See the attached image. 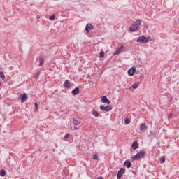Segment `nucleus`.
I'll list each match as a JSON object with an SVG mask.
<instances>
[{
  "label": "nucleus",
  "mask_w": 179,
  "mask_h": 179,
  "mask_svg": "<svg viewBox=\"0 0 179 179\" xmlns=\"http://www.w3.org/2000/svg\"><path fill=\"white\" fill-rule=\"evenodd\" d=\"M141 20L138 19L135 21V22L129 28V30L131 33H135V31H138L139 30V27L141 26Z\"/></svg>",
  "instance_id": "nucleus-1"
},
{
  "label": "nucleus",
  "mask_w": 179,
  "mask_h": 179,
  "mask_svg": "<svg viewBox=\"0 0 179 179\" xmlns=\"http://www.w3.org/2000/svg\"><path fill=\"white\" fill-rule=\"evenodd\" d=\"M146 157V151L145 150H140L134 157H132V160H139Z\"/></svg>",
  "instance_id": "nucleus-2"
},
{
  "label": "nucleus",
  "mask_w": 179,
  "mask_h": 179,
  "mask_svg": "<svg viewBox=\"0 0 179 179\" xmlns=\"http://www.w3.org/2000/svg\"><path fill=\"white\" fill-rule=\"evenodd\" d=\"M148 41L149 38L145 36H139L138 38L136 40L137 43H142V44H146V43H148Z\"/></svg>",
  "instance_id": "nucleus-3"
},
{
  "label": "nucleus",
  "mask_w": 179,
  "mask_h": 179,
  "mask_svg": "<svg viewBox=\"0 0 179 179\" xmlns=\"http://www.w3.org/2000/svg\"><path fill=\"white\" fill-rule=\"evenodd\" d=\"M99 108L101 111H106V113H108V111H111V110H113V106L110 105H108L107 106L101 105Z\"/></svg>",
  "instance_id": "nucleus-4"
},
{
  "label": "nucleus",
  "mask_w": 179,
  "mask_h": 179,
  "mask_svg": "<svg viewBox=\"0 0 179 179\" xmlns=\"http://www.w3.org/2000/svg\"><path fill=\"white\" fill-rule=\"evenodd\" d=\"M136 71V68L135 66H132L128 70L129 76H134L135 75V72Z\"/></svg>",
  "instance_id": "nucleus-5"
},
{
  "label": "nucleus",
  "mask_w": 179,
  "mask_h": 179,
  "mask_svg": "<svg viewBox=\"0 0 179 179\" xmlns=\"http://www.w3.org/2000/svg\"><path fill=\"white\" fill-rule=\"evenodd\" d=\"M125 173V169L121 168L117 173V178L120 179L122 177V175Z\"/></svg>",
  "instance_id": "nucleus-6"
},
{
  "label": "nucleus",
  "mask_w": 179,
  "mask_h": 179,
  "mask_svg": "<svg viewBox=\"0 0 179 179\" xmlns=\"http://www.w3.org/2000/svg\"><path fill=\"white\" fill-rule=\"evenodd\" d=\"M91 30H93V25L92 24H87L85 27L86 33H90Z\"/></svg>",
  "instance_id": "nucleus-7"
},
{
  "label": "nucleus",
  "mask_w": 179,
  "mask_h": 179,
  "mask_svg": "<svg viewBox=\"0 0 179 179\" xmlns=\"http://www.w3.org/2000/svg\"><path fill=\"white\" fill-rule=\"evenodd\" d=\"M20 98L21 99V103H24L27 100V94L26 93L20 94Z\"/></svg>",
  "instance_id": "nucleus-8"
},
{
  "label": "nucleus",
  "mask_w": 179,
  "mask_h": 179,
  "mask_svg": "<svg viewBox=\"0 0 179 179\" xmlns=\"http://www.w3.org/2000/svg\"><path fill=\"white\" fill-rule=\"evenodd\" d=\"M101 101H102V103H106V104H110V103H111L110 101V100L108 99V98H107V96H103L101 97Z\"/></svg>",
  "instance_id": "nucleus-9"
},
{
  "label": "nucleus",
  "mask_w": 179,
  "mask_h": 179,
  "mask_svg": "<svg viewBox=\"0 0 179 179\" xmlns=\"http://www.w3.org/2000/svg\"><path fill=\"white\" fill-rule=\"evenodd\" d=\"M73 96H78L79 94V87H76L71 91Z\"/></svg>",
  "instance_id": "nucleus-10"
},
{
  "label": "nucleus",
  "mask_w": 179,
  "mask_h": 179,
  "mask_svg": "<svg viewBox=\"0 0 179 179\" xmlns=\"http://www.w3.org/2000/svg\"><path fill=\"white\" fill-rule=\"evenodd\" d=\"M124 165L125 166V167H127V169H131V166H132V163L131 162V161L129 160H126L124 162Z\"/></svg>",
  "instance_id": "nucleus-11"
},
{
  "label": "nucleus",
  "mask_w": 179,
  "mask_h": 179,
  "mask_svg": "<svg viewBox=\"0 0 179 179\" xmlns=\"http://www.w3.org/2000/svg\"><path fill=\"white\" fill-rule=\"evenodd\" d=\"M123 50H124V46H121L120 48H118L114 52V55H118V54H120V52H122Z\"/></svg>",
  "instance_id": "nucleus-12"
},
{
  "label": "nucleus",
  "mask_w": 179,
  "mask_h": 179,
  "mask_svg": "<svg viewBox=\"0 0 179 179\" xmlns=\"http://www.w3.org/2000/svg\"><path fill=\"white\" fill-rule=\"evenodd\" d=\"M131 148H133L134 150H136V149L139 148V144L138 143V141H134L131 145Z\"/></svg>",
  "instance_id": "nucleus-13"
},
{
  "label": "nucleus",
  "mask_w": 179,
  "mask_h": 179,
  "mask_svg": "<svg viewBox=\"0 0 179 179\" xmlns=\"http://www.w3.org/2000/svg\"><path fill=\"white\" fill-rule=\"evenodd\" d=\"M64 86L67 89H71V83L69 82V80H66L65 82L64 83Z\"/></svg>",
  "instance_id": "nucleus-14"
},
{
  "label": "nucleus",
  "mask_w": 179,
  "mask_h": 179,
  "mask_svg": "<svg viewBox=\"0 0 179 179\" xmlns=\"http://www.w3.org/2000/svg\"><path fill=\"white\" fill-rule=\"evenodd\" d=\"M140 129L141 131H143V132H145V131L148 129V127L146 126V124L145 123L141 124L140 126Z\"/></svg>",
  "instance_id": "nucleus-15"
},
{
  "label": "nucleus",
  "mask_w": 179,
  "mask_h": 179,
  "mask_svg": "<svg viewBox=\"0 0 179 179\" xmlns=\"http://www.w3.org/2000/svg\"><path fill=\"white\" fill-rule=\"evenodd\" d=\"M0 176L1 177H5V176H6V171H5L4 169H1L0 171Z\"/></svg>",
  "instance_id": "nucleus-16"
},
{
  "label": "nucleus",
  "mask_w": 179,
  "mask_h": 179,
  "mask_svg": "<svg viewBox=\"0 0 179 179\" xmlns=\"http://www.w3.org/2000/svg\"><path fill=\"white\" fill-rule=\"evenodd\" d=\"M73 123L74 125H80V122L76 119H73Z\"/></svg>",
  "instance_id": "nucleus-17"
},
{
  "label": "nucleus",
  "mask_w": 179,
  "mask_h": 179,
  "mask_svg": "<svg viewBox=\"0 0 179 179\" xmlns=\"http://www.w3.org/2000/svg\"><path fill=\"white\" fill-rule=\"evenodd\" d=\"M92 115L94 116V117H99V112H97V110H94L92 112Z\"/></svg>",
  "instance_id": "nucleus-18"
},
{
  "label": "nucleus",
  "mask_w": 179,
  "mask_h": 179,
  "mask_svg": "<svg viewBox=\"0 0 179 179\" xmlns=\"http://www.w3.org/2000/svg\"><path fill=\"white\" fill-rule=\"evenodd\" d=\"M124 124H126V125L131 124V120H129V118L124 119Z\"/></svg>",
  "instance_id": "nucleus-19"
},
{
  "label": "nucleus",
  "mask_w": 179,
  "mask_h": 179,
  "mask_svg": "<svg viewBox=\"0 0 179 179\" xmlns=\"http://www.w3.org/2000/svg\"><path fill=\"white\" fill-rule=\"evenodd\" d=\"M43 64H44V59H43V57H41L39 61V66H41Z\"/></svg>",
  "instance_id": "nucleus-20"
},
{
  "label": "nucleus",
  "mask_w": 179,
  "mask_h": 179,
  "mask_svg": "<svg viewBox=\"0 0 179 179\" xmlns=\"http://www.w3.org/2000/svg\"><path fill=\"white\" fill-rule=\"evenodd\" d=\"M138 87H139V83H138L132 85L133 89H138Z\"/></svg>",
  "instance_id": "nucleus-21"
},
{
  "label": "nucleus",
  "mask_w": 179,
  "mask_h": 179,
  "mask_svg": "<svg viewBox=\"0 0 179 179\" xmlns=\"http://www.w3.org/2000/svg\"><path fill=\"white\" fill-rule=\"evenodd\" d=\"M34 107H35L34 111H35V112H36V111H38V104L37 103V102H36V103H34Z\"/></svg>",
  "instance_id": "nucleus-22"
},
{
  "label": "nucleus",
  "mask_w": 179,
  "mask_h": 179,
  "mask_svg": "<svg viewBox=\"0 0 179 179\" xmlns=\"http://www.w3.org/2000/svg\"><path fill=\"white\" fill-rule=\"evenodd\" d=\"M0 78L1 79H3L5 78V74L2 71L0 72Z\"/></svg>",
  "instance_id": "nucleus-23"
},
{
  "label": "nucleus",
  "mask_w": 179,
  "mask_h": 179,
  "mask_svg": "<svg viewBox=\"0 0 179 179\" xmlns=\"http://www.w3.org/2000/svg\"><path fill=\"white\" fill-rule=\"evenodd\" d=\"M38 76H40V71H38L35 76H34V78L35 79H38Z\"/></svg>",
  "instance_id": "nucleus-24"
},
{
  "label": "nucleus",
  "mask_w": 179,
  "mask_h": 179,
  "mask_svg": "<svg viewBox=\"0 0 179 179\" xmlns=\"http://www.w3.org/2000/svg\"><path fill=\"white\" fill-rule=\"evenodd\" d=\"M92 158L94 159V160H98L99 159V157L97 156V154H94L93 155Z\"/></svg>",
  "instance_id": "nucleus-25"
},
{
  "label": "nucleus",
  "mask_w": 179,
  "mask_h": 179,
  "mask_svg": "<svg viewBox=\"0 0 179 179\" xmlns=\"http://www.w3.org/2000/svg\"><path fill=\"white\" fill-rule=\"evenodd\" d=\"M100 58H103L104 57V51H101L99 52Z\"/></svg>",
  "instance_id": "nucleus-26"
},
{
  "label": "nucleus",
  "mask_w": 179,
  "mask_h": 179,
  "mask_svg": "<svg viewBox=\"0 0 179 179\" xmlns=\"http://www.w3.org/2000/svg\"><path fill=\"white\" fill-rule=\"evenodd\" d=\"M49 19L50 20H54L55 19V15L50 16Z\"/></svg>",
  "instance_id": "nucleus-27"
},
{
  "label": "nucleus",
  "mask_w": 179,
  "mask_h": 179,
  "mask_svg": "<svg viewBox=\"0 0 179 179\" xmlns=\"http://www.w3.org/2000/svg\"><path fill=\"white\" fill-rule=\"evenodd\" d=\"M160 162H161V163H164V162H166V158L165 157L161 158Z\"/></svg>",
  "instance_id": "nucleus-28"
},
{
  "label": "nucleus",
  "mask_w": 179,
  "mask_h": 179,
  "mask_svg": "<svg viewBox=\"0 0 179 179\" xmlns=\"http://www.w3.org/2000/svg\"><path fill=\"white\" fill-rule=\"evenodd\" d=\"M68 138H69V134H66L64 136V139H68Z\"/></svg>",
  "instance_id": "nucleus-29"
},
{
  "label": "nucleus",
  "mask_w": 179,
  "mask_h": 179,
  "mask_svg": "<svg viewBox=\"0 0 179 179\" xmlns=\"http://www.w3.org/2000/svg\"><path fill=\"white\" fill-rule=\"evenodd\" d=\"M168 118H173V113H171L169 116Z\"/></svg>",
  "instance_id": "nucleus-30"
},
{
  "label": "nucleus",
  "mask_w": 179,
  "mask_h": 179,
  "mask_svg": "<svg viewBox=\"0 0 179 179\" xmlns=\"http://www.w3.org/2000/svg\"><path fill=\"white\" fill-rule=\"evenodd\" d=\"M97 179H104V178L101 176V177L98 178Z\"/></svg>",
  "instance_id": "nucleus-31"
},
{
  "label": "nucleus",
  "mask_w": 179,
  "mask_h": 179,
  "mask_svg": "<svg viewBox=\"0 0 179 179\" xmlns=\"http://www.w3.org/2000/svg\"><path fill=\"white\" fill-rule=\"evenodd\" d=\"M36 19H40V16L37 15Z\"/></svg>",
  "instance_id": "nucleus-32"
},
{
  "label": "nucleus",
  "mask_w": 179,
  "mask_h": 179,
  "mask_svg": "<svg viewBox=\"0 0 179 179\" xmlns=\"http://www.w3.org/2000/svg\"><path fill=\"white\" fill-rule=\"evenodd\" d=\"M74 129H78V127H74Z\"/></svg>",
  "instance_id": "nucleus-33"
},
{
  "label": "nucleus",
  "mask_w": 179,
  "mask_h": 179,
  "mask_svg": "<svg viewBox=\"0 0 179 179\" xmlns=\"http://www.w3.org/2000/svg\"><path fill=\"white\" fill-rule=\"evenodd\" d=\"M146 29H148V27H146Z\"/></svg>",
  "instance_id": "nucleus-34"
},
{
  "label": "nucleus",
  "mask_w": 179,
  "mask_h": 179,
  "mask_svg": "<svg viewBox=\"0 0 179 179\" xmlns=\"http://www.w3.org/2000/svg\"><path fill=\"white\" fill-rule=\"evenodd\" d=\"M0 85H1V83H0Z\"/></svg>",
  "instance_id": "nucleus-35"
}]
</instances>
